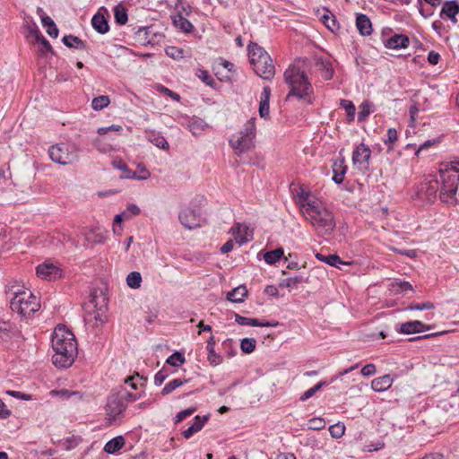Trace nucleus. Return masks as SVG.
I'll return each instance as SVG.
<instances>
[{"instance_id": "774afa93", "label": "nucleus", "mask_w": 459, "mask_h": 459, "mask_svg": "<svg viewBox=\"0 0 459 459\" xmlns=\"http://www.w3.org/2000/svg\"><path fill=\"white\" fill-rule=\"evenodd\" d=\"M165 53L174 59H178L183 56V49L178 47L169 46L165 48Z\"/></svg>"}, {"instance_id": "dca6fc26", "label": "nucleus", "mask_w": 459, "mask_h": 459, "mask_svg": "<svg viewBox=\"0 0 459 459\" xmlns=\"http://www.w3.org/2000/svg\"><path fill=\"white\" fill-rule=\"evenodd\" d=\"M61 272L62 271L59 267L48 262L39 264L36 267L37 276L48 281H54L56 280L57 278H60Z\"/></svg>"}, {"instance_id": "b1692460", "label": "nucleus", "mask_w": 459, "mask_h": 459, "mask_svg": "<svg viewBox=\"0 0 459 459\" xmlns=\"http://www.w3.org/2000/svg\"><path fill=\"white\" fill-rule=\"evenodd\" d=\"M316 65L321 72V76L324 80L329 81L333 79L334 70L332 65V62L326 58H318L316 62Z\"/></svg>"}, {"instance_id": "338daca9", "label": "nucleus", "mask_w": 459, "mask_h": 459, "mask_svg": "<svg viewBox=\"0 0 459 459\" xmlns=\"http://www.w3.org/2000/svg\"><path fill=\"white\" fill-rule=\"evenodd\" d=\"M126 405L124 403V394L121 391H117V419L126 411Z\"/></svg>"}, {"instance_id": "bb28decb", "label": "nucleus", "mask_w": 459, "mask_h": 459, "mask_svg": "<svg viewBox=\"0 0 459 459\" xmlns=\"http://www.w3.org/2000/svg\"><path fill=\"white\" fill-rule=\"evenodd\" d=\"M141 212L140 208L134 204H130L126 209L120 213H117V226H120L122 222L132 219Z\"/></svg>"}, {"instance_id": "f704fd0d", "label": "nucleus", "mask_w": 459, "mask_h": 459, "mask_svg": "<svg viewBox=\"0 0 459 459\" xmlns=\"http://www.w3.org/2000/svg\"><path fill=\"white\" fill-rule=\"evenodd\" d=\"M196 74H197L198 78L204 83H205V85H207L214 90L220 89V86L218 85V83L215 82L213 77L209 74V72L207 70L199 69Z\"/></svg>"}, {"instance_id": "ddd939ff", "label": "nucleus", "mask_w": 459, "mask_h": 459, "mask_svg": "<svg viewBox=\"0 0 459 459\" xmlns=\"http://www.w3.org/2000/svg\"><path fill=\"white\" fill-rule=\"evenodd\" d=\"M26 35L28 39H31V42L38 45V52L39 56H47L48 54L54 55V49L49 41L40 33V30H28Z\"/></svg>"}, {"instance_id": "de8ad7c7", "label": "nucleus", "mask_w": 459, "mask_h": 459, "mask_svg": "<svg viewBox=\"0 0 459 459\" xmlns=\"http://www.w3.org/2000/svg\"><path fill=\"white\" fill-rule=\"evenodd\" d=\"M235 317V321L237 324L240 325H250L258 327L259 319L258 318H248L243 316L238 315V313L232 312Z\"/></svg>"}, {"instance_id": "052dcab7", "label": "nucleus", "mask_w": 459, "mask_h": 459, "mask_svg": "<svg viewBox=\"0 0 459 459\" xmlns=\"http://www.w3.org/2000/svg\"><path fill=\"white\" fill-rule=\"evenodd\" d=\"M325 428V421L323 418L315 417L308 420V429L312 430H321Z\"/></svg>"}, {"instance_id": "6e6552de", "label": "nucleus", "mask_w": 459, "mask_h": 459, "mask_svg": "<svg viewBox=\"0 0 459 459\" xmlns=\"http://www.w3.org/2000/svg\"><path fill=\"white\" fill-rule=\"evenodd\" d=\"M48 154L51 160L61 165L71 164L78 158L75 147L64 143L52 145Z\"/></svg>"}, {"instance_id": "49530a36", "label": "nucleus", "mask_w": 459, "mask_h": 459, "mask_svg": "<svg viewBox=\"0 0 459 459\" xmlns=\"http://www.w3.org/2000/svg\"><path fill=\"white\" fill-rule=\"evenodd\" d=\"M256 347V341L254 338H243L240 341V349L243 353L250 354Z\"/></svg>"}, {"instance_id": "f257e3e1", "label": "nucleus", "mask_w": 459, "mask_h": 459, "mask_svg": "<svg viewBox=\"0 0 459 459\" xmlns=\"http://www.w3.org/2000/svg\"><path fill=\"white\" fill-rule=\"evenodd\" d=\"M53 364L59 368H67L73 365L78 354L77 341L74 334L65 325H58L52 334Z\"/></svg>"}, {"instance_id": "c85d7f7f", "label": "nucleus", "mask_w": 459, "mask_h": 459, "mask_svg": "<svg viewBox=\"0 0 459 459\" xmlns=\"http://www.w3.org/2000/svg\"><path fill=\"white\" fill-rule=\"evenodd\" d=\"M281 258H284L285 262H288V259L284 256L283 247H279L273 250L267 251L264 255L265 263L270 265L275 264Z\"/></svg>"}, {"instance_id": "423d86ee", "label": "nucleus", "mask_w": 459, "mask_h": 459, "mask_svg": "<svg viewBox=\"0 0 459 459\" xmlns=\"http://www.w3.org/2000/svg\"><path fill=\"white\" fill-rule=\"evenodd\" d=\"M256 127L255 117H251L240 131L237 140L230 139L229 143L234 150L235 154L240 156L242 153L255 147L254 139L255 138Z\"/></svg>"}, {"instance_id": "e2e57ef3", "label": "nucleus", "mask_w": 459, "mask_h": 459, "mask_svg": "<svg viewBox=\"0 0 459 459\" xmlns=\"http://www.w3.org/2000/svg\"><path fill=\"white\" fill-rule=\"evenodd\" d=\"M156 90L162 93L163 95H166V96H169V98H171L173 100L175 101H179L181 97L178 93L169 90V88L165 87L164 85L162 84H158L157 87H156Z\"/></svg>"}, {"instance_id": "72a5a7b5", "label": "nucleus", "mask_w": 459, "mask_h": 459, "mask_svg": "<svg viewBox=\"0 0 459 459\" xmlns=\"http://www.w3.org/2000/svg\"><path fill=\"white\" fill-rule=\"evenodd\" d=\"M82 236L84 237V242L83 245L86 243L90 244H98L102 243L104 241V237L101 234L96 233L94 230H83L82 232Z\"/></svg>"}, {"instance_id": "9d476101", "label": "nucleus", "mask_w": 459, "mask_h": 459, "mask_svg": "<svg viewBox=\"0 0 459 459\" xmlns=\"http://www.w3.org/2000/svg\"><path fill=\"white\" fill-rule=\"evenodd\" d=\"M439 174L442 185L459 186V158L451 161L441 162Z\"/></svg>"}, {"instance_id": "0e129e2a", "label": "nucleus", "mask_w": 459, "mask_h": 459, "mask_svg": "<svg viewBox=\"0 0 459 459\" xmlns=\"http://www.w3.org/2000/svg\"><path fill=\"white\" fill-rule=\"evenodd\" d=\"M222 348L225 351V352L227 353L229 358L234 357L237 354V350L234 346V342L230 338H227L222 342Z\"/></svg>"}, {"instance_id": "aec40b11", "label": "nucleus", "mask_w": 459, "mask_h": 459, "mask_svg": "<svg viewBox=\"0 0 459 459\" xmlns=\"http://www.w3.org/2000/svg\"><path fill=\"white\" fill-rule=\"evenodd\" d=\"M249 62L253 66L262 63L264 56H269L257 43L250 41L247 47Z\"/></svg>"}, {"instance_id": "58836bf2", "label": "nucleus", "mask_w": 459, "mask_h": 459, "mask_svg": "<svg viewBox=\"0 0 459 459\" xmlns=\"http://www.w3.org/2000/svg\"><path fill=\"white\" fill-rule=\"evenodd\" d=\"M358 367H359V364H355V365H353V366H351V367H350V368H345V369H343V370H342V371H339V372L337 373V375H336L334 377H333V378H332V380H331L330 382H328V381H326V380H321V381H319L316 385H315L316 389V390H317V392H318V391H319V390H321L324 386H327L330 383H332V382H333V381H334L335 379H337V378H339V377H342V376H344V375H346V374H348V373H350V372L353 371L354 369L358 368Z\"/></svg>"}, {"instance_id": "69168bd1", "label": "nucleus", "mask_w": 459, "mask_h": 459, "mask_svg": "<svg viewBox=\"0 0 459 459\" xmlns=\"http://www.w3.org/2000/svg\"><path fill=\"white\" fill-rule=\"evenodd\" d=\"M210 419V414H206L204 416L196 415L194 418L193 426L196 429V430L200 431L205 425V423L208 422Z\"/></svg>"}, {"instance_id": "7ed1b4c3", "label": "nucleus", "mask_w": 459, "mask_h": 459, "mask_svg": "<svg viewBox=\"0 0 459 459\" xmlns=\"http://www.w3.org/2000/svg\"><path fill=\"white\" fill-rule=\"evenodd\" d=\"M204 202L205 198L204 196H195L187 207L180 211L178 219L184 227L192 230L201 227L205 222L206 220L203 212Z\"/></svg>"}, {"instance_id": "680f3d73", "label": "nucleus", "mask_w": 459, "mask_h": 459, "mask_svg": "<svg viewBox=\"0 0 459 459\" xmlns=\"http://www.w3.org/2000/svg\"><path fill=\"white\" fill-rule=\"evenodd\" d=\"M435 305L431 301H425L422 303H411L408 306V310H429V309H434Z\"/></svg>"}, {"instance_id": "9b49d317", "label": "nucleus", "mask_w": 459, "mask_h": 459, "mask_svg": "<svg viewBox=\"0 0 459 459\" xmlns=\"http://www.w3.org/2000/svg\"><path fill=\"white\" fill-rule=\"evenodd\" d=\"M439 189V182L436 178L424 180L420 184L417 195L420 198L425 199L429 203H433L437 198V193Z\"/></svg>"}, {"instance_id": "5fc2aeb1", "label": "nucleus", "mask_w": 459, "mask_h": 459, "mask_svg": "<svg viewBox=\"0 0 459 459\" xmlns=\"http://www.w3.org/2000/svg\"><path fill=\"white\" fill-rule=\"evenodd\" d=\"M138 380L143 381L141 385H143L145 382H147V378L143 376H140V374L137 372L134 373L132 377H126L124 379V382L125 384H128L132 389L136 390Z\"/></svg>"}, {"instance_id": "cd10ccee", "label": "nucleus", "mask_w": 459, "mask_h": 459, "mask_svg": "<svg viewBox=\"0 0 459 459\" xmlns=\"http://www.w3.org/2000/svg\"><path fill=\"white\" fill-rule=\"evenodd\" d=\"M309 276L304 275V274H298L294 275L293 277H289L286 279H283L280 281L279 287L280 288H288L292 289L295 287H298L299 284L308 282Z\"/></svg>"}, {"instance_id": "a211bd4d", "label": "nucleus", "mask_w": 459, "mask_h": 459, "mask_svg": "<svg viewBox=\"0 0 459 459\" xmlns=\"http://www.w3.org/2000/svg\"><path fill=\"white\" fill-rule=\"evenodd\" d=\"M342 151L343 150H342L339 153L340 157L333 160L332 165V171L333 173L332 179L337 185H341L343 182L345 174L348 169V167L345 165V159L342 156Z\"/></svg>"}, {"instance_id": "5701e85b", "label": "nucleus", "mask_w": 459, "mask_h": 459, "mask_svg": "<svg viewBox=\"0 0 459 459\" xmlns=\"http://www.w3.org/2000/svg\"><path fill=\"white\" fill-rule=\"evenodd\" d=\"M393 377L389 374H386L373 379L371 382V388L375 392L381 393L389 389L393 385Z\"/></svg>"}, {"instance_id": "f3484780", "label": "nucleus", "mask_w": 459, "mask_h": 459, "mask_svg": "<svg viewBox=\"0 0 459 459\" xmlns=\"http://www.w3.org/2000/svg\"><path fill=\"white\" fill-rule=\"evenodd\" d=\"M255 73L264 80H272L275 74V68L270 56H264L262 63L254 66Z\"/></svg>"}, {"instance_id": "6ab92c4d", "label": "nucleus", "mask_w": 459, "mask_h": 459, "mask_svg": "<svg viewBox=\"0 0 459 459\" xmlns=\"http://www.w3.org/2000/svg\"><path fill=\"white\" fill-rule=\"evenodd\" d=\"M370 158L371 150L363 143H359L352 152V162L355 165L362 163H367L368 165Z\"/></svg>"}, {"instance_id": "3c124183", "label": "nucleus", "mask_w": 459, "mask_h": 459, "mask_svg": "<svg viewBox=\"0 0 459 459\" xmlns=\"http://www.w3.org/2000/svg\"><path fill=\"white\" fill-rule=\"evenodd\" d=\"M197 411L196 406L189 407L186 410H183L176 414V416L173 419L174 424H178L179 422L183 421L187 417L193 415Z\"/></svg>"}, {"instance_id": "20e7f679", "label": "nucleus", "mask_w": 459, "mask_h": 459, "mask_svg": "<svg viewBox=\"0 0 459 459\" xmlns=\"http://www.w3.org/2000/svg\"><path fill=\"white\" fill-rule=\"evenodd\" d=\"M307 212L310 214L313 225L325 230L327 235L332 234L335 228V220L333 212L323 205L320 201L307 203Z\"/></svg>"}, {"instance_id": "bf43d9fd", "label": "nucleus", "mask_w": 459, "mask_h": 459, "mask_svg": "<svg viewBox=\"0 0 459 459\" xmlns=\"http://www.w3.org/2000/svg\"><path fill=\"white\" fill-rule=\"evenodd\" d=\"M270 101H266L265 100H260L258 113L261 118L264 120L270 119Z\"/></svg>"}, {"instance_id": "a18cd8bd", "label": "nucleus", "mask_w": 459, "mask_h": 459, "mask_svg": "<svg viewBox=\"0 0 459 459\" xmlns=\"http://www.w3.org/2000/svg\"><path fill=\"white\" fill-rule=\"evenodd\" d=\"M186 358L184 354L179 351H175L166 359V364L172 367H179L184 364Z\"/></svg>"}, {"instance_id": "a19ab883", "label": "nucleus", "mask_w": 459, "mask_h": 459, "mask_svg": "<svg viewBox=\"0 0 459 459\" xmlns=\"http://www.w3.org/2000/svg\"><path fill=\"white\" fill-rule=\"evenodd\" d=\"M142 275L139 272L133 271L126 276V284L129 288L136 290L141 287Z\"/></svg>"}, {"instance_id": "4be33fe9", "label": "nucleus", "mask_w": 459, "mask_h": 459, "mask_svg": "<svg viewBox=\"0 0 459 459\" xmlns=\"http://www.w3.org/2000/svg\"><path fill=\"white\" fill-rule=\"evenodd\" d=\"M459 13V2L457 0H447L444 3L440 16L446 15L451 21L456 22V15Z\"/></svg>"}, {"instance_id": "393cba45", "label": "nucleus", "mask_w": 459, "mask_h": 459, "mask_svg": "<svg viewBox=\"0 0 459 459\" xmlns=\"http://www.w3.org/2000/svg\"><path fill=\"white\" fill-rule=\"evenodd\" d=\"M248 290L246 285L242 284L229 291L226 295L227 300L233 303H242L245 298L247 297Z\"/></svg>"}, {"instance_id": "7c9ffc66", "label": "nucleus", "mask_w": 459, "mask_h": 459, "mask_svg": "<svg viewBox=\"0 0 459 459\" xmlns=\"http://www.w3.org/2000/svg\"><path fill=\"white\" fill-rule=\"evenodd\" d=\"M458 186L451 185H442L440 188L439 198L443 203H448L457 193Z\"/></svg>"}, {"instance_id": "ea45409f", "label": "nucleus", "mask_w": 459, "mask_h": 459, "mask_svg": "<svg viewBox=\"0 0 459 459\" xmlns=\"http://www.w3.org/2000/svg\"><path fill=\"white\" fill-rule=\"evenodd\" d=\"M438 407L453 416H455L459 411V403L456 401L454 403L451 400H442L439 402Z\"/></svg>"}, {"instance_id": "473e14b6", "label": "nucleus", "mask_w": 459, "mask_h": 459, "mask_svg": "<svg viewBox=\"0 0 459 459\" xmlns=\"http://www.w3.org/2000/svg\"><path fill=\"white\" fill-rule=\"evenodd\" d=\"M189 381H190L189 378H185V379L175 378L165 385V386L162 388L160 394L163 396L167 395V394L172 393L178 387L182 386L183 385L188 383Z\"/></svg>"}, {"instance_id": "412c9836", "label": "nucleus", "mask_w": 459, "mask_h": 459, "mask_svg": "<svg viewBox=\"0 0 459 459\" xmlns=\"http://www.w3.org/2000/svg\"><path fill=\"white\" fill-rule=\"evenodd\" d=\"M145 138L157 146L160 149L162 150H169V145L167 142L166 138L161 134L160 132L155 131V130H145L144 132Z\"/></svg>"}, {"instance_id": "2eb2a0df", "label": "nucleus", "mask_w": 459, "mask_h": 459, "mask_svg": "<svg viewBox=\"0 0 459 459\" xmlns=\"http://www.w3.org/2000/svg\"><path fill=\"white\" fill-rule=\"evenodd\" d=\"M432 328L433 325H427L420 320L407 321L395 325V331L403 334L423 333Z\"/></svg>"}, {"instance_id": "79ce46f5", "label": "nucleus", "mask_w": 459, "mask_h": 459, "mask_svg": "<svg viewBox=\"0 0 459 459\" xmlns=\"http://www.w3.org/2000/svg\"><path fill=\"white\" fill-rule=\"evenodd\" d=\"M372 106H373V104L371 102H369L368 100H365L359 105V111L358 113V121L359 122H363L368 117V116L372 112V110H371Z\"/></svg>"}, {"instance_id": "a878e982", "label": "nucleus", "mask_w": 459, "mask_h": 459, "mask_svg": "<svg viewBox=\"0 0 459 459\" xmlns=\"http://www.w3.org/2000/svg\"><path fill=\"white\" fill-rule=\"evenodd\" d=\"M316 258L330 266L340 268L341 264H349V263L344 262L337 254H327L324 255L322 253H316Z\"/></svg>"}, {"instance_id": "13d9d810", "label": "nucleus", "mask_w": 459, "mask_h": 459, "mask_svg": "<svg viewBox=\"0 0 459 459\" xmlns=\"http://www.w3.org/2000/svg\"><path fill=\"white\" fill-rule=\"evenodd\" d=\"M310 195V191H306L303 187H300L299 191L297 192L298 203L301 207H307V203H311L313 201L309 199Z\"/></svg>"}, {"instance_id": "f03ea898", "label": "nucleus", "mask_w": 459, "mask_h": 459, "mask_svg": "<svg viewBox=\"0 0 459 459\" xmlns=\"http://www.w3.org/2000/svg\"><path fill=\"white\" fill-rule=\"evenodd\" d=\"M284 82L290 87V91L286 96V100H290L291 97L298 100H305L308 105L313 104L311 94H313V87L308 80L305 71L299 66L290 65L283 74Z\"/></svg>"}, {"instance_id": "39448f33", "label": "nucleus", "mask_w": 459, "mask_h": 459, "mask_svg": "<svg viewBox=\"0 0 459 459\" xmlns=\"http://www.w3.org/2000/svg\"><path fill=\"white\" fill-rule=\"evenodd\" d=\"M10 307L13 311L23 316H30L37 312L40 304L39 299L31 291H16L10 301Z\"/></svg>"}, {"instance_id": "864d4df0", "label": "nucleus", "mask_w": 459, "mask_h": 459, "mask_svg": "<svg viewBox=\"0 0 459 459\" xmlns=\"http://www.w3.org/2000/svg\"><path fill=\"white\" fill-rule=\"evenodd\" d=\"M356 29H372V23L368 15L363 13L357 14Z\"/></svg>"}, {"instance_id": "1a4fd4ad", "label": "nucleus", "mask_w": 459, "mask_h": 459, "mask_svg": "<svg viewBox=\"0 0 459 459\" xmlns=\"http://www.w3.org/2000/svg\"><path fill=\"white\" fill-rule=\"evenodd\" d=\"M98 136L94 141V146L100 152L111 153L114 151L115 137V125L107 127H100L97 131Z\"/></svg>"}, {"instance_id": "4468645a", "label": "nucleus", "mask_w": 459, "mask_h": 459, "mask_svg": "<svg viewBox=\"0 0 459 459\" xmlns=\"http://www.w3.org/2000/svg\"><path fill=\"white\" fill-rule=\"evenodd\" d=\"M386 30H382L381 39L385 48L389 49L406 48L410 44L409 37L403 34H393L387 37Z\"/></svg>"}, {"instance_id": "4d7b16f0", "label": "nucleus", "mask_w": 459, "mask_h": 459, "mask_svg": "<svg viewBox=\"0 0 459 459\" xmlns=\"http://www.w3.org/2000/svg\"><path fill=\"white\" fill-rule=\"evenodd\" d=\"M320 21L325 26L326 29H333L336 24V18L333 15L329 10H325V13L320 16Z\"/></svg>"}, {"instance_id": "e433bc0d", "label": "nucleus", "mask_w": 459, "mask_h": 459, "mask_svg": "<svg viewBox=\"0 0 459 459\" xmlns=\"http://www.w3.org/2000/svg\"><path fill=\"white\" fill-rule=\"evenodd\" d=\"M101 10L106 12L105 8H101L97 13L93 15L91 19V25L93 29H109L108 21L104 14L101 13Z\"/></svg>"}, {"instance_id": "603ef678", "label": "nucleus", "mask_w": 459, "mask_h": 459, "mask_svg": "<svg viewBox=\"0 0 459 459\" xmlns=\"http://www.w3.org/2000/svg\"><path fill=\"white\" fill-rule=\"evenodd\" d=\"M207 359L212 367H216L223 361L222 356L217 353L214 348L207 350Z\"/></svg>"}, {"instance_id": "c756f323", "label": "nucleus", "mask_w": 459, "mask_h": 459, "mask_svg": "<svg viewBox=\"0 0 459 459\" xmlns=\"http://www.w3.org/2000/svg\"><path fill=\"white\" fill-rule=\"evenodd\" d=\"M441 4L442 0H418L420 13L424 17L431 15L433 8L439 6Z\"/></svg>"}, {"instance_id": "0eeeda50", "label": "nucleus", "mask_w": 459, "mask_h": 459, "mask_svg": "<svg viewBox=\"0 0 459 459\" xmlns=\"http://www.w3.org/2000/svg\"><path fill=\"white\" fill-rule=\"evenodd\" d=\"M107 288L101 287L93 289L91 292V299L89 300V307L92 306L94 310V319L96 324H104L108 320V297L106 293Z\"/></svg>"}, {"instance_id": "6e6d98bb", "label": "nucleus", "mask_w": 459, "mask_h": 459, "mask_svg": "<svg viewBox=\"0 0 459 459\" xmlns=\"http://www.w3.org/2000/svg\"><path fill=\"white\" fill-rule=\"evenodd\" d=\"M51 394L60 396L65 400L70 399L72 396H78L79 398H82V394L80 392L70 391L68 389L52 390Z\"/></svg>"}, {"instance_id": "4c0bfd02", "label": "nucleus", "mask_w": 459, "mask_h": 459, "mask_svg": "<svg viewBox=\"0 0 459 459\" xmlns=\"http://www.w3.org/2000/svg\"><path fill=\"white\" fill-rule=\"evenodd\" d=\"M340 106L346 111L347 123L354 121L356 108L353 102L350 100H341Z\"/></svg>"}, {"instance_id": "c9c22d12", "label": "nucleus", "mask_w": 459, "mask_h": 459, "mask_svg": "<svg viewBox=\"0 0 459 459\" xmlns=\"http://www.w3.org/2000/svg\"><path fill=\"white\" fill-rule=\"evenodd\" d=\"M117 169L122 171L120 179H135L137 177V172L130 169L122 160H117Z\"/></svg>"}, {"instance_id": "f8f14e48", "label": "nucleus", "mask_w": 459, "mask_h": 459, "mask_svg": "<svg viewBox=\"0 0 459 459\" xmlns=\"http://www.w3.org/2000/svg\"><path fill=\"white\" fill-rule=\"evenodd\" d=\"M134 39L141 45L155 46L160 43L165 38L164 34L159 30H132Z\"/></svg>"}, {"instance_id": "c03bdc74", "label": "nucleus", "mask_w": 459, "mask_h": 459, "mask_svg": "<svg viewBox=\"0 0 459 459\" xmlns=\"http://www.w3.org/2000/svg\"><path fill=\"white\" fill-rule=\"evenodd\" d=\"M109 103L110 100L108 95H100L92 100L91 108L94 110H101L104 108L108 107Z\"/></svg>"}, {"instance_id": "8fccbe9b", "label": "nucleus", "mask_w": 459, "mask_h": 459, "mask_svg": "<svg viewBox=\"0 0 459 459\" xmlns=\"http://www.w3.org/2000/svg\"><path fill=\"white\" fill-rule=\"evenodd\" d=\"M345 426L342 422H337L329 427V432L333 438H341L345 433Z\"/></svg>"}, {"instance_id": "2f4dec72", "label": "nucleus", "mask_w": 459, "mask_h": 459, "mask_svg": "<svg viewBox=\"0 0 459 459\" xmlns=\"http://www.w3.org/2000/svg\"><path fill=\"white\" fill-rule=\"evenodd\" d=\"M62 41L69 48L84 49L86 47L80 38L74 35H65Z\"/></svg>"}, {"instance_id": "09e8293b", "label": "nucleus", "mask_w": 459, "mask_h": 459, "mask_svg": "<svg viewBox=\"0 0 459 459\" xmlns=\"http://www.w3.org/2000/svg\"><path fill=\"white\" fill-rule=\"evenodd\" d=\"M127 21V10L125 5L122 3L117 4V25L123 26Z\"/></svg>"}, {"instance_id": "37998d69", "label": "nucleus", "mask_w": 459, "mask_h": 459, "mask_svg": "<svg viewBox=\"0 0 459 459\" xmlns=\"http://www.w3.org/2000/svg\"><path fill=\"white\" fill-rule=\"evenodd\" d=\"M398 139V133L395 128L390 127L387 129L386 138L384 139L385 144L387 145V152L394 150V143Z\"/></svg>"}]
</instances>
